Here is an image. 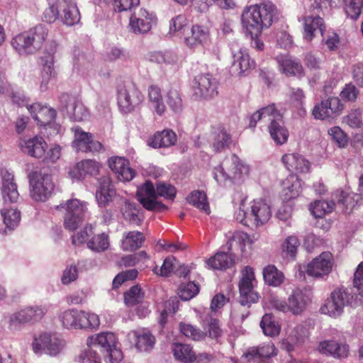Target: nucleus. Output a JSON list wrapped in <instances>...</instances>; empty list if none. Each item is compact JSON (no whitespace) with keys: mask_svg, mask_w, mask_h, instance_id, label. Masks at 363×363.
<instances>
[{"mask_svg":"<svg viewBox=\"0 0 363 363\" xmlns=\"http://www.w3.org/2000/svg\"><path fill=\"white\" fill-rule=\"evenodd\" d=\"M48 34L49 30L45 26L38 24L15 35L11 40V45L20 55H32L41 50Z\"/></svg>","mask_w":363,"mask_h":363,"instance_id":"obj_2","label":"nucleus"},{"mask_svg":"<svg viewBox=\"0 0 363 363\" xmlns=\"http://www.w3.org/2000/svg\"><path fill=\"white\" fill-rule=\"evenodd\" d=\"M143 298L144 294L138 285L131 287L124 294V302L128 307L142 303Z\"/></svg>","mask_w":363,"mask_h":363,"instance_id":"obj_54","label":"nucleus"},{"mask_svg":"<svg viewBox=\"0 0 363 363\" xmlns=\"http://www.w3.org/2000/svg\"><path fill=\"white\" fill-rule=\"evenodd\" d=\"M187 201L191 205L200 209L207 214L210 213V207L206 194L201 191H192L187 197Z\"/></svg>","mask_w":363,"mask_h":363,"instance_id":"obj_51","label":"nucleus"},{"mask_svg":"<svg viewBox=\"0 0 363 363\" xmlns=\"http://www.w3.org/2000/svg\"><path fill=\"white\" fill-rule=\"evenodd\" d=\"M130 342L140 352L150 351L155 344V337L147 329L140 328L130 331L127 335Z\"/></svg>","mask_w":363,"mask_h":363,"instance_id":"obj_21","label":"nucleus"},{"mask_svg":"<svg viewBox=\"0 0 363 363\" xmlns=\"http://www.w3.org/2000/svg\"><path fill=\"white\" fill-rule=\"evenodd\" d=\"M302 181L295 174H291L282 182L284 199L290 200L298 197L301 191Z\"/></svg>","mask_w":363,"mask_h":363,"instance_id":"obj_37","label":"nucleus"},{"mask_svg":"<svg viewBox=\"0 0 363 363\" xmlns=\"http://www.w3.org/2000/svg\"><path fill=\"white\" fill-rule=\"evenodd\" d=\"M262 274L265 283L274 287L279 286L285 279L283 272L272 264H269L263 269Z\"/></svg>","mask_w":363,"mask_h":363,"instance_id":"obj_45","label":"nucleus"},{"mask_svg":"<svg viewBox=\"0 0 363 363\" xmlns=\"http://www.w3.org/2000/svg\"><path fill=\"white\" fill-rule=\"evenodd\" d=\"M233 264L231 256L223 252H218L214 256L206 261L209 268L218 270H223L230 267Z\"/></svg>","mask_w":363,"mask_h":363,"instance_id":"obj_47","label":"nucleus"},{"mask_svg":"<svg viewBox=\"0 0 363 363\" xmlns=\"http://www.w3.org/2000/svg\"><path fill=\"white\" fill-rule=\"evenodd\" d=\"M101 168L99 162L92 160H84L76 164L74 168L69 172L71 177L79 180L85 177L96 176Z\"/></svg>","mask_w":363,"mask_h":363,"instance_id":"obj_33","label":"nucleus"},{"mask_svg":"<svg viewBox=\"0 0 363 363\" xmlns=\"http://www.w3.org/2000/svg\"><path fill=\"white\" fill-rule=\"evenodd\" d=\"M147 101L150 108L158 116H162L166 111L161 89L156 85H151L147 89Z\"/></svg>","mask_w":363,"mask_h":363,"instance_id":"obj_40","label":"nucleus"},{"mask_svg":"<svg viewBox=\"0 0 363 363\" xmlns=\"http://www.w3.org/2000/svg\"><path fill=\"white\" fill-rule=\"evenodd\" d=\"M253 243L252 239L250 235L242 231L235 232L227 242L228 250L234 248L240 249L245 252L246 247H250Z\"/></svg>","mask_w":363,"mask_h":363,"instance_id":"obj_46","label":"nucleus"},{"mask_svg":"<svg viewBox=\"0 0 363 363\" xmlns=\"http://www.w3.org/2000/svg\"><path fill=\"white\" fill-rule=\"evenodd\" d=\"M0 189L3 201L6 203L17 201L19 194L17 185L14 182V177L7 171H2L1 174Z\"/></svg>","mask_w":363,"mask_h":363,"instance_id":"obj_24","label":"nucleus"},{"mask_svg":"<svg viewBox=\"0 0 363 363\" xmlns=\"http://www.w3.org/2000/svg\"><path fill=\"white\" fill-rule=\"evenodd\" d=\"M56 50V43L51 42L48 44L40 57L43 69L41 73L42 81L40 89L42 91H45L48 89L50 80L52 77H55L54 62Z\"/></svg>","mask_w":363,"mask_h":363,"instance_id":"obj_18","label":"nucleus"},{"mask_svg":"<svg viewBox=\"0 0 363 363\" xmlns=\"http://www.w3.org/2000/svg\"><path fill=\"white\" fill-rule=\"evenodd\" d=\"M333 197L337 199L339 204L345 206L347 209H352L358 203L359 195L354 194L353 196L350 195L345 196L342 191H337L334 193Z\"/></svg>","mask_w":363,"mask_h":363,"instance_id":"obj_61","label":"nucleus"},{"mask_svg":"<svg viewBox=\"0 0 363 363\" xmlns=\"http://www.w3.org/2000/svg\"><path fill=\"white\" fill-rule=\"evenodd\" d=\"M259 121L269 122L268 130L270 136L277 145H282L287 141L289 132L284 125L282 115L274 104L255 112L250 116V126L255 127Z\"/></svg>","mask_w":363,"mask_h":363,"instance_id":"obj_3","label":"nucleus"},{"mask_svg":"<svg viewBox=\"0 0 363 363\" xmlns=\"http://www.w3.org/2000/svg\"><path fill=\"white\" fill-rule=\"evenodd\" d=\"M145 237L141 232L130 231L124 233L121 247L125 251H135L142 246Z\"/></svg>","mask_w":363,"mask_h":363,"instance_id":"obj_43","label":"nucleus"},{"mask_svg":"<svg viewBox=\"0 0 363 363\" xmlns=\"http://www.w3.org/2000/svg\"><path fill=\"white\" fill-rule=\"evenodd\" d=\"M277 354V350L272 342L252 347L242 355V358L250 361L254 359H267Z\"/></svg>","mask_w":363,"mask_h":363,"instance_id":"obj_35","label":"nucleus"},{"mask_svg":"<svg viewBox=\"0 0 363 363\" xmlns=\"http://www.w3.org/2000/svg\"><path fill=\"white\" fill-rule=\"evenodd\" d=\"M308 336V328L303 323H298L293 327H289L286 330V337L283 345L288 352L294 350L295 346L303 342Z\"/></svg>","mask_w":363,"mask_h":363,"instance_id":"obj_27","label":"nucleus"},{"mask_svg":"<svg viewBox=\"0 0 363 363\" xmlns=\"http://www.w3.org/2000/svg\"><path fill=\"white\" fill-rule=\"evenodd\" d=\"M177 135L172 130H164L156 133L147 142L149 146L154 148L169 147L176 144Z\"/></svg>","mask_w":363,"mask_h":363,"instance_id":"obj_38","label":"nucleus"},{"mask_svg":"<svg viewBox=\"0 0 363 363\" xmlns=\"http://www.w3.org/2000/svg\"><path fill=\"white\" fill-rule=\"evenodd\" d=\"M272 216L269 205L263 200H254L248 206L242 201L235 213V219L248 227H259L269 221Z\"/></svg>","mask_w":363,"mask_h":363,"instance_id":"obj_5","label":"nucleus"},{"mask_svg":"<svg viewBox=\"0 0 363 363\" xmlns=\"http://www.w3.org/2000/svg\"><path fill=\"white\" fill-rule=\"evenodd\" d=\"M233 62L232 71L238 75H241L252 69L255 63L251 60L246 50L240 48L237 42L230 45Z\"/></svg>","mask_w":363,"mask_h":363,"instance_id":"obj_19","label":"nucleus"},{"mask_svg":"<svg viewBox=\"0 0 363 363\" xmlns=\"http://www.w3.org/2000/svg\"><path fill=\"white\" fill-rule=\"evenodd\" d=\"M256 282L254 269L247 266L241 272L239 281V302L242 306L250 307L252 303H257L259 295L254 289Z\"/></svg>","mask_w":363,"mask_h":363,"instance_id":"obj_11","label":"nucleus"},{"mask_svg":"<svg viewBox=\"0 0 363 363\" xmlns=\"http://www.w3.org/2000/svg\"><path fill=\"white\" fill-rule=\"evenodd\" d=\"M289 312L294 315H300L306 309L307 306L311 301L309 293L296 289L288 297Z\"/></svg>","mask_w":363,"mask_h":363,"instance_id":"obj_26","label":"nucleus"},{"mask_svg":"<svg viewBox=\"0 0 363 363\" xmlns=\"http://www.w3.org/2000/svg\"><path fill=\"white\" fill-rule=\"evenodd\" d=\"M318 350L323 354L332 356L337 359L346 358L350 353L348 345L335 340H325L320 342Z\"/></svg>","mask_w":363,"mask_h":363,"instance_id":"obj_28","label":"nucleus"},{"mask_svg":"<svg viewBox=\"0 0 363 363\" xmlns=\"http://www.w3.org/2000/svg\"><path fill=\"white\" fill-rule=\"evenodd\" d=\"M108 164L120 181L129 182L135 175L134 169L130 167L129 162L125 157H112L108 160Z\"/></svg>","mask_w":363,"mask_h":363,"instance_id":"obj_25","label":"nucleus"},{"mask_svg":"<svg viewBox=\"0 0 363 363\" xmlns=\"http://www.w3.org/2000/svg\"><path fill=\"white\" fill-rule=\"evenodd\" d=\"M8 328L11 331H18L21 325L26 323L21 310L8 314L6 316Z\"/></svg>","mask_w":363,"mask_h":363,"instance_id":"obj_58","label":"nucleus"},{"mask_svg":"<svg viewBox=\"0 0 363 363\" xmlns=\"http://www.w3.org/2000/svg\"><path fill=\"white\" fill-rule=\"evenodd\" d=\"M363 0H347L345 12L348 17L357 20L362 12Z\"/></svg>","mask_w":363,"mask_h":363,"instance_id":"obj_62","label":"nucleus"},{"mask_svg":"<svg viewBox=\"0 0 363 363\" xmlns=\"http://www.w3.org/2000/svg\"><path fill=\"white\" fill-rule=\"evenodd\" d=\"M156 22L155 15L145 9H140L131 15L129 27L130 30L135 34L146 33L151 30Z\"/></svg>","mask_w":363,"mask_h":363,"instance_id":"obj_20","label":"nucleus"},{"mask_svg":"<svg viewBox=\"0 0 363 363\" xmlns=\"http://www.w3.org/2000/svg\"><path fill=\"white\" fill-rule=\"evenodd\" d=\"M21 311L27 323L41 320L47 313V309L44 306H34L24 308Z\"/></svg>","mask_w":363,"mask_h":363,"instance_id":"obj_53","label":"nucleus"},{"mask_svg":"<svg viewBox=\"0 0 363 363\" xmlns=\"http://www.w3.org/2000/svg\"><path fill=\"white\" fill-rule=\"evenodd\" d=\"M176 259L174 257H167L163 262L161 267L155 266L152 271L160 277H169L173 272L175 268Z\"/></svg>","mask_w":363,"mask_h":363,"instance_id":"obj_60","label":"nucleus"},{"mask_svg":"<svg viewBox=\"0 0 363 363\" xmlns=\"http://www.w3.org/2000/svg\"><path fill=\"white\" fill-rule=\"evenodd\" d=\"M247 172V167L240 162L238 157L232 155L214 169L213 177L218 183L224 184L231 179H240L242 174Z\"/></svg>","mask_w":363,"mask_h":363,"instance_id":"obj_8","label":"nucleus"},{"mask_svg":"<svg viewBox=\"0 0 363 363\" xmlns=\"http://www.w3.org/2000/svg\"><path fill=\"white\" fill-rule=\"evenodd\" d=\"M83 311L69 309L63 311L59 316L62 326L67 329H82Z\"/></svg>","mask_w":363,"mask_h":363,"instance_id":"obj_41","label":"nucleus"},{"mask_svg":"<svg viewBox=\"0 0 363 363\" xmlns=\"http://www.w3.org/2000/svg\"><path fill=\"white\" fill-rule=\"evenodd\" d=\"M88 347H100L105 352L119 345L116 335L111 332H102L89 337L86 339Z\"/></svg>","mask_w":363,"mask_h":363,"instance_id":"obj_30","label":"nucleus"},{"mask_svg":"<svg viewBox=\"0 0 363 363\" xmlns=\"http://www.w3.org/2000/svg\"><path fill=\"white\" fill-rule=\"evenodd\" d=\"M72 131L74 133L72 145L77 151L94 153L104 150L102 144L94 140L91 133L84 131L78 126L72 128Z\"/></svg>","mask_w":363,"mask_h":363,"instance_id":"obj_17","label":"nucleus"},{"mask_svg":"<svg viewBox=\"0 0 363 363\" xmlns=\"http://www.w3.org/2000/svg\"><path fill=\"white\" fill-rule=\"evenodd\" d=\"M62 110H66L68 117L74 121H82L89 116V112L84 104L75 96L62 94L60 97Z\"/></svg>","mask_w":363,"mask_h":363,"instance_id":"obj_15","label":"nucleus"},{"mask_svg":"<svg viewBox=\"0 0 363 363\" xmlns=\"http://www.w3.org/2000/svg\"><path fill=\"white\" fill-rule=\"evenodd\" d=\"M192 89L194 94L199 98L211 99L218 95V83L210 74H200L195 77Z\"/></svg>","mask_w":363,"mask_h":363,"instance_id":"obj_14","label":"nucleus"},{"mask_svg":"<svg viewBox=\"0 0 363 363\" xmlns=\"http://www.w3.org/2000/svg\"><path fill=\"white\" fill-rule=\"evenodd\" d=\"M281 161L290 172L299 174H306L310 172L311 163L301 155L296 153L285 154L282 156Z\"/></svg>","mask_w":363,"mask_h":363,"instance_id":"obj_29","label":"nucleus"},{"mask_svg":"<svg viewBox=\"0 0 363 363\" xmlns=\"http://www.w3.org/2000/svg\"><path fill=\"white\" fill-rule=\"evenodd\" d=\"M180 332L186 337L194 341H200L203 340L206 333L201 331L191 324L181 323L179 325Z\"/></svg>","mask_w":363,"mask_h":363,"instance_id":"obj_55","label":"nucleus"},{"mask_svg":"<svg viewBox=\"0 0 363 363\" xmlns=\"http://www.w3.org/2000/svg\"><path fill=\"white\" fill-rule=\"evenodd\" d=\"M167 98V102L174 112L179 113L182 110V101L177 90H169Z\"/></svg>","mask_w":363,"mask_h":363,"instance_id":"obj_64","label":"nucleus"},{"mask_svg":"<svg viewBox=\"0 0 363 363\" xmlns=\"http://www.w3.org/2000/svg\"><path fill=\"white\" fill-rule=\"evenodd\" d=\"M108 237L105 233L93 235L87 242V247L96 252H104L108 248Z\"/></svg>","mask_w":363,"mask_h":363,"instance_id":"obj_52","label":"nucleus"},{"mask_svg":"<svg viewBox=\"0 0 363 363\" xmlns=\"http://www.w3.org/2000/svg\"><path fill=\"white\" fill-rule=\"evenodd\" d=\"M335 205L333 199L331 201H316L314 203L310 205L309 210L315 218H322L325 214L331 213L335 208Z\"/></svg>","mask_w":363,"mask_h":363,"instance_id":"obj_50","label":"nucleus"},{"mask_svg":"<svg viewBox=\"0 0 363 363\" xmlns=\"http://www.w3.org/2000/svg\"><path fill=\"white\" fill-rule=\"evenodd\" d=\"M60 8L62 9L60 18L64 24L71 26L79 22L80 14L75 3L63 0L60 2Z\"/></svg>","mask_w":363,"mask_h":363,"instance_id":"obj_39","label":"nucleus"},{"mask_svg":"<svg viewBox=\"0 0 363 363\" xmlns=\"http://www.w3.org/2000/svg\"><path fill=\"white\" fill-rule=\"evenodd\" d=\"M1 215L6 225L4 233H6L7 230L11 231L18 225L21 220V213L17 209L4 208L1 211Z\"/></svg>","mask_w":363,"mask_h":363,"instance_id":"obj_48","label":"nucleus"},{"mask_svg":"<svg viewBox=\"0 0 363 363\" xmlns=\"http://www.w3.org/2000/svg\"><path fill=\"white\" fill-rule=\"evenodd\" d=\"M325 26L323 19L318 16H308L303 18V39L311 41L318 33L323 35Z\"/></svg>","mask_w":363,"mask_h":363,"instance_id":"obj_32","label":"nucleus"},{"mask_svg":"<svg viewBox=\"0 0 363 363\" xmlns=\"http://www.w3.org/2000/svg\"><path fill=\"white\" fill-rule=\"evenodd\" d=\"M199 288L193 281L183 283L179 286L178 294L184 301H189L197 295Z\"/></svg>","mask_w":363,"mask_h":363,"instance_id":"obj_57","label":"nucleus"},{"mask_svg":"<svg viewBox=\"0 0 363 363\" xmlns=\"http://www.w3.org/2000/svg\"><path fill=\"white\" fill-rule=\"evenodd\" d=\"M120 211L123 218L129 223L140 225L143 219V211L140 206L133 200L128 198H121Z\"/></svg>","mask_w":363,"mask_h":363,"instance_id":"obj_22","label":"nucleus"},{"mask_svg":"<svg viewBox=\"0 0 363 363\" xmlns=\"http://www.w3.org/2000/svg\"><path fill=\"white\" fill-rule=\"evenodd\" d=\"M66 346V340L55 333H43L35 336L32 342L34 353H44L50 357L61 354Z\"/></svg>","mask_w":363,"mask_h":363,"instance_id":"obj_7","label":"nucleus"},{"mask_svg":"<svg viewBox=\"0 0 363 363\" xmlns=\"http://www.w3.org/2000/svg\"><path fill=\"white\" fill-rule=\"evenodd\" d=\"M171 350L174 359L182 363H191L194 350L189 344L174 342L171 346Z\"/></svg>","mask_w":363,"mask_h":363,"instance_id":"obj_42","label":"nucleus"},{"mask_svg":"<svg viewBox=\"0 0 363 363\" xmlns=\"http://www.w3.org/2000/svg\"><path fill=\"white\" fill-rule=\"evenodd\" d=\"M28 110L38 124L45 127L48 134L54 135L61 133L62 127L54 123L56 116L55 109L35 103L28 106Z\"/></svg>","mask_w":363,"mask_h":363,"instance_id":"obj_10","label":"nucleus"},{"mask_svg":"<svg viewBox=\"0 0 363 363\" xmlns=\"http://www.w3.org/2000/svg\"><path fill=\"white\" fill-rule=\"evenodd\" d=\"M260 327L264 334L269 337L278 335L281 330L280 325L274 320L273 315L269 313L263 315L260 321Z\"/></svg>","mask_w":363,"mask_h":363,"instance_id":"obj_49","label":"nucleus"},{"mask_svg":"<svg viewBox=\"0 0 363 363\" xmlns=\"http://www.w3.org/2000/svg\"><path fill=\"white\" fill-rule=\"evenodd\" d=\"M231 138L230 135L224 129L219 130L218 133H215L214 141L213 147L217 152L222 151L228 147L230 143Z\"/></svg>","mask_w":363,"mask_h":363,"instance_id":"obj_59","label":"nucleus"},{"mask_svg":"<svg viewBox=\"0 0 363 363\" xmlns=\"http://www.w3.org/2000/svg\"><path fill=\"white\" fill-rule=\"evenodd\" d=\"M149 60L160 65H176L179 58L172 50L155 51L149 54Z\"/></svg>","mask_w":363,"mask_h":363,"instance_id":"obj_44","label":"nucleus"},{"mask_svg":"<svg viewBox=\"0 0 363 363\" xmlns=\"http://www.w3.org/2000/svg\"><path fill=\"white\" fill-rule=\"evenodd\" d=\"M116 196L111 181L108 176H103L99 181V187L96 192V199L100 207L108 206Z\"/></svg>","mask_w":363,"mask_h":363,"instance_id":"obj_31","label":"nucleus"},{"mask_svg":"<svg viewBox=\"0 0 363 363\" xmlns=\"http://www.w3.org/2000/svg\"><path fill=\"white\" fill-rule=\"evenodd\" d=\"M94 233L91 225H86L82 230L72 236V244L80 245L84 242H88L94 235Z\"/></svg>","mask_w":363,"mask_h":363,"instance_id":"obj_63","label":"nucleus"},{"mask_svg":"<svg viewBox=\"0 0 363 363\" xmlns=\"http://www.w3.org/2000/svg\"><path fill=\"white\" fill-rule=\"evenodd\" d=\"M29 187L33 200L45 202L51 197L55 184L50 175L32 172L29 174Z\"/></svg>","mask_w":363,"mask_h":363,"instance_id":"obj_9","label":"nucleus"},{"mask_svg":"<svg viewBox=\"0 0 363 363\" xmlns=\"http://www.w3.org/2000/svg\"><path fill=\"white\" fill-rule=\"evenodd\" d=\"M277 15L276 6L271 1H266L245 8L242 22L248 33L257 35L264 28L270 27Z\"/></svg>","mask_w":363,"mask_h":363,"instance_id":"obj_1","label":"nucleus"},{"mask_svg":"<svg viewBox=\"0 0 363 363\" xmlns=\"http://www.w3.org/2000/svg\"><path fill=\"white\" fill-rule=\"evenodd\" d=\"M277 61L279 64V70L287 76L302 77L303 69L301 63L288 55H278Z\"/></svg>","mask_w":363,"mask_h":363,"instance_id":"obj_36","label":"nucleus"},{"mask_svg":"<svg viewBox=\"0 0 363 363\" xmlns=\"http://www.w3.org/2000/svg\"><path fill=\"white\" fill-rule=\"evenodd\" d=\"M350 294L342 289L333 291L320 307V312L332 318L340 317L350 303Z\"/></svg>","mask_w":363,"mask_h":363,"instance_id":"obj_12","label":"nucleus"},{"mask_svg":"<svg viewBox=\"0 0 363 363\" xmlns=\"http://www.w3.org/2000/svg\"><path fill=\"white\" fill-rule=\"evenodd\" d=\"M118 104L121 111L128 113L133 111L144 99L142 92L133 85L124 86L118 91Z\"/></svg>","mask_w":363,"mask_h":363,"instance_id":"obj_13","label":"nucleus"},{"mask_svg":"<svg viewBox=\"0 0 363 363\" xmlns=\"http://www.w3.org/2000/svg\"><path fill=\"white\" fill-rule=\"evenodd\" d=\"M56 208L64 213V225L69 231L77 229L88 213L87 203L77 199H69Z\"/></svg>","mask_w":363,"mask_h":363,"instance_id":"obj_6","label":"nucleus"},{"mask_svg":"<svg viewBox=\"0 0 363 363\" xmlns=\"http://www.w3.org/2000/svg\"><path fill=\"white\" fill-rule=\"evenodd\" d=\"M48 8H47L43 15V20L48 23L55 22L60 16L59 8L60 7V0H47Z\"/></svg>","mask_w":363,"mask_h":363,"instance_id":"obj_56","label":"nucleus"},{"mask_svg":"<svg viewBox=\"0 0 363 363\" xmlns=\"http://www.w3.org/2000/svg\"><path fill=\"white\" fill-rule=\"evenodd\" d=\"M210 40V33L208 28L194 25L190 30L184 35V41L185 45L190 49H195L200 45H204Z\"/></svg>","mask_w":363,"mask_h":363,"instance_id":"obj_23","label":"nucleus"},{"mask_svg":"<svg viewBox=\"0 0 363 363\" xmlns=\"http://www.w3.org/2000/svg\"><path fill=\"white\" fill-rule=\"evenodd\" d=\"M19 145L22 151L37 158L42 157L45 155L47 148L45 141L40 136H35L28 140H21Z\"/></svg>","mask_w":363,"mask_h":363,"instance_id":"obj_34","label":"nucleus"},{"mask_svg":"<svg viewBox=\"0 0 363 363\" xmlns=\"http://www.w3.org/2000/svg\"><path fill=\"white\" fill-rule=\"evenodd\" d=\"M136 195L138 200L145 209L162 211L167 209V207L157 201V196L172 199L176 195V189L172 185L160 183L155 190L152 183L146 181L138 188Z\"/></svg>","mask_w":363,"mask_h":363,"instance_id":"obj_4","label":"nucleus"},{"mask_svg":"<svg viewBox=\"0 0 363 363\" xmlns=\"http://www.w3.org/2000/svg\"><path fill=\"white\" fill-rule=\"evenodd\" d=\"M333 265V255L330 252H323L308 264L306 273L314 278L324 279L332 272Z\"/></svg>","mask_w":363,"mask_h":363,"instance_id":"obj_16","label":"nucleus"}]
</instances>
